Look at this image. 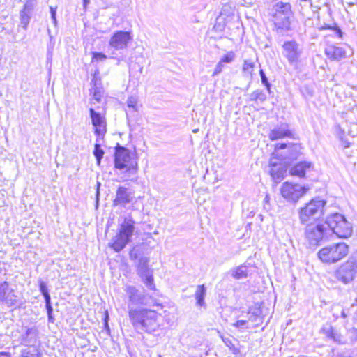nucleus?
<instances>
[{
    "mask_svg": "<svg viewBox=\"0 0 357 357\" xmlns=\"http://www.w3.org/2000/svg\"><path fill=\"white\" fill-rule=\"evenodd\" d=\"M128 315L132 325L137 331L153 333L160 327V314L154 310L129 307Z\"/></svg>",
    "mask_w": 357,
    "mask_h": 357,
    "instance_id": "obj_1",
    "label": "nucleus"
},
{
    "mask_svg": "<svg viewBox=\"0 0 357 357\" xmlns=\"http://www.w3.org/2000/svg\"><path fill=\"white\" fill-rule=\"evenodd\" d=\"M135 222L131 215L124 217L123 221L119 223L117 234L113 237L109 246L117 252L122 250L131 241L135 230Z\"/></svg>",
    "mask_w": 357,
    "mask_h": 357,
    "instance_id": "obj_2",
    "label": "nucleus"
},
{
    "mask_svg": "<svg viewBox=\"0 0 357 357\" xmlns=\"http://www.w3.org/2000/svg\"><path fill=\"white\" fill-rule=\"evenodd\" d=\"M114 167L118 169H126L128 177L136 175L138 171V163L135 154L129 149L117 145L114 153Z\"/></svg>",
    "mask_w": 357,
    "mask_h": 357,
    "instance_id": "obj_3",
    "label": "nucleus"
},
{
    "mask_svg": "<svg viewBox=\"0 0 357 357\" xmlns=\"http://www.w3.org/2000/svg\"><path fill=\"white\" fill-rule=\"evenodd\" d=\"M325 225L328 227L329 235L332 231L339 238H347L351 236L353 231L351 224L347 220L343 215L337 213L328 215L325 221Z\"/></svg>",
    "mask_w": 357,
    "mask_h": 357,
    "instance_id": "obj_4",
    "label": "nucleus"
},
{
    "mask_svg": "<svg viewBox=\"0 0 357 357\" xmlns=\"http://www.w3.org/2000/svg\"><path fill=\"white\" fill-rule=\"evenodd\" d=\"M348 254V246L339 243L326 246L318 252L319 259L326 264H334L341 260Z\"/></svg>",
    "mask_w": 357,
    "mask_h": 357,
    "instance_id": "obj_5",
    "label": "nucleus"
},
{
    "mask_svg": "<svg viewBox=\"0 0 357 357\" xmlns=\"http://www.w3.org/2000/svg\"><path fill=\"white\" fill-rule=\"evenodd\" d=\"M305 236L311 246H317L328 239L329 230L322 224H309L305 230Z\"/></svg>",
    "mask_w": 357,
    "mask_h": 357,
    "instance_id": "obj_6",
    "label": "nucleus"
},
{
    "mask_svg": "<svg viewBox=\"0 0 357 357\" xmlns=\"http://www.w3.org/2000/svg\"><path fill=\"white\" fill-rule=\"evenodd\" d=\"M126 293L128 296V307H131L130 305H144L149 307H158L162 308V305L156 299L151 296L144 294L139 290L137 289L135 287L128 286L126 288Z\"/></svg>",
    "mask_w": 357,
    "mask_h": 357,
    "instance_id": "obj_7",
    "label": "nucleus"
},
{
    "mask_svg": "<svg viewBox=\"0 0 357 357\" xmlns=\"http://www.w3.org/2000/svg\"><path fill=\"white\" fill-rule=\"evenodd\" d=\"M325 202L320 199H312L300 209L299 218L301 223L307 224L310 221L319 218L324 207Z\"/></svg>",
    "mask_w": 357,
    "mask_h": 357,
    "instance_id": "obj_8",
    "label": "nucleus"
},
{
    "mask_svg": "<svg viewBox=\"0 0 357 357\" xmlns=\"http://www.w3.org/2000/svg\"><path fill=\"white\" fill-rule=\"evenodd\" d=\"M307 190V188L299 184L284 182L280 188V193L287 202L296 203L306 193Z\"/></svg>",
    "mask_w": 357,
    "mask_h": 357,
    "instance_id": "obj_9",
    "label": "nucleus"
},
{
    "mask_svg": "<svg viewBox=\"0 0 357 357\" xmlns=\"http://www.w3.org/2000/svg\"><path fill=\"white\" fill-rule=\"evenodd\" d=\"M149 259L146 257L139 258L137 264V273L146 286L151 290H155V285L152 273L149 268Z\"/></svg>",
    "mask_w": 357,
    "mask_h": 357,
    "instance_id": "obj_10",
    "label": "nucleus"
},
{
    "mask_svg": "<svg viewBox=\"0 0 357 357\" xmlns=\"http://www.w3.org/2000/svg\"><path fill=\"white\" fill-rule=\"evenodd\" d=\"M132 39V37L130 32L116 31L111 37L109 45L115 50H124L128 47V44Z\"/></svg>",
    "mask_w": 357,
    "mask_h": 357,
    "instance_id": "obj_11",
    "label": "nucleus"
},
{
    "mask_svg": "<svg viewBox=\"0 0 357 357\" xmlns=\"http://www.w3.org/2000/svg\"><path fill=\"white\" fill-rule=\"evenodd\" d=\"M301 54L299 45L295 40L287 41L282 45V54L290 63H297Z\"/></svg>",
    "mask_w": 357,
    "mask_h": 357,
    "instance_id": "obj_12",
    "label": "nucleus"
},
{
    "mask_svg": "<svg viewBox=\"0 0 357 357\" xmlns=\"http://www.w3.org/2000/svg\"><path fill=\"white\" fill-rule=\"evenodd\" d=\"M91 123L95 128V133L98 137L103 136L106 132V120L104 116L95 111L93 107L89 108Z\"/></svg>",
    "mask_w": 357,
    "mask_h": 357,
    "instance_id": "obj_13",
    "label": "nucleus"
},
{
    "mask_svg": "<svg viewBox=\"0 0 357 357\" xmlns=\"http://www.w3.org/2000/svg\"><path fill=\"white\" fill-rule=\"evenodd\" d=\"M16 301L17 296L9 284L6 281L0 282V302L7 307H12L16 304Z\"/></svg>",
    "mask_w": 357,
    "mask_h": 357,
    "instance_id": "obj_14",
    "label": "nucleus"
},
{
    "mask_svg": "<svg viewBox=\"0 0 357 357\" xmlns=\"http://www.w3.org/2000/svg\"><path fill=\"white\" fill-rule=\"evenodd\" d=\"M133 195L134 193L131 190L123 186H119L116 190L114 204L115 206H126L132 201Z\"/></svg>",
    "mask_w": 357,
    "mask_h": 357,
    "instance_id": "obj_15",
    "label": "nucleus"
},
{
    "mask_svg": "<svg viewBox=\"0 0 357 357\" xmlns=\"http://www.w3.org/2000/svg\"><path fill=\"white\" fill-rule=\"evenodd\" d=\"M36 3V0H26L20 12V24L24 29H26L30 22Z\"/></svg>",
    "mask_w": 357,
    "mask_h": 357,
    "instance_id": "obj_16",
    "label": "nucleus"
},
{
    "mask_svg": "<svg viewBox=\"0 0 357 357\" xmlns=\"http://www.w3.org/2000/svg\"><path fill=\"white\" fill-rule=\"evenodd\" d=\"M335 275L338 280L344 284L350 282L354 278V271L352 266L349 263L344 264L336 271Z\"/></svg>",
    "mask_w": 357,
    "mask_h": 357,
    "instance_id": "obj_17",
    "label": "nucleus"
},
{
    "mask_svg": "<svg viewBox=\"0 0 357 357\" xmlns=\"http://www.w3.org/2000/svg\"><path fill=\"white\" fill-rule=\"evenodd\" d=\"M290 16L291 15L282 16L280 14L273 16L274 24L278 32L282 33L291 29Z\"/></svg>",
    "mask_w": 357,
    "mask_h": 357,
    "instance_id": "obj_18",
    "label": "nucleus"
},
{
    "mask_svg": "<svg viewBox=\"0 0 357 357\" xmlns=\"http://www.w3.org/2000/svg\"><path fill=\"white\" fill-rule=\"evenodd\" d=\"M93 86L90 90L92 94V98L90 101L91 105H95L96 102H100L102 98V89L100 86V79H98L96 75L92 79Z\"/></svg>",
    "mask_w": 357,
    "mask_h": 357,
    "instance_id": "obj_19",
    "label": "nucleus"
},
{
    "mask_svg": "<svg viewBox=\"0 0 357 357\" xmlns=\"http://www.w3.org/2000/svg\"><path fill=\"white\" fill-rule=\"evenodd\" d=\"M271 166L269 170L270 175L275 183H280L284 178V175L286 172V168L282 165H277L273 163L272 161L270 162Z\"/></svg>",
    "mask_w": 357,
    "mask_h": 357,
    "instance_id": "obj_20",
    "label": "nucleus"
},
{
    "mask_svg": "<svg viewBox=\"0 0 357 357\" xmlns=\"http://www.w3.org/2000/svg\"><path fill=\"white\" fill-rule=\"evenodd\" d=\"M325 54L331 60H340L346 56V51L342 47L329 45L325 49Z\"/></svg>",
    "mask_w": 357,
    "mask_h": 357,
    "instance_id": "obj_21",
    "label": "nucleus"
},
{
    "mask_svg": "<svg viewBox=\"0 0 357 357\" xmlns=\"http://www.w3.org/2000/svg\"><path fill=\"white\" fill-rule=\"evenodd\" d=\"M291 132L287 129V125H282L280 127L275 128L269 133L271 140H277L284 137H291Z\"/></svg>",
    "mask_w": 357,
    "mask_h": 357,
    "instance_id": "obj_22",
    "label": "nucleus"
},
{
    "mask_svg": "<svg viewBox=\"0 0 357 357\" xmlns=\"http://www.w3.org/2000/svg\"><path fill=\"white\" fill-rule=\"evenodd\" d=\"M312 166L311 162H301L295 165L290 170V173L293 176L298 177H303L305 174L307 169H309Z\"/></svg>",
    "mask_w": 357,
    "mask_h": 357,
    "instance_id": "obj_23",
    "label": "nucleus"
},
{
    "mask_svg": "<svg viewBox=\"0 0 357 357\" xmlns=\"http://www.w3.org/2000/svg\"><path fill=\"white\" fill-rule=\"evenodd\" d=\"M206 295V288L204 284H200L197 287L194 294L196 300V305L199 307H206V305L204 301Z\"/></svg>",
    "mask_w": 357,
    "mask_h": 357,
    "instance_id": "obj_24",
    "label": "nucleus"
},
{
    "mask_svg": "<svg viewBox=\"0 0 357 357\" xmlns=\"http://www.w3.org/2000/svg\"><path fill=\"white\" fill-rule=\"evenodd\" d=\"M249 274L248 266L243 264L231 270V275L237 280L245 278Z\"/></svg>",
    "mask_w": 357,
    "mask_h": 357,
    "instance_id": "obj_25",
    "label": "nucleus"
},
{
    "mask_svg": "<svg viewBox=\"0 0 357 357\" xmlns=\"http://www.w3.org/2000/svg\"><path fill=\"white\" fill-rule=\"evenodd\" d=\"M275 13L274 15L280 14L282 15H291V5L288 3L278 2L275 6Z\"/></svg>",
    "mask_w": 357,
    "mask_h": 357,
    "instance_id": "obj_26",
    "label": "nucleus"
},
{
    "mask_svg": "<svg viewBox=\"0 0 357 357\" xmlns=\"http://www.w3.org/2000/svg\"><path fill=\"white\" fill-rule=\"evenodd\" d=\"M248 320L252 322H257L261 320V311L258 308L250 310L248 313Z\"/></svg>",
    "mask_w": 357,
    "mask_h": 357,
    "instance_id": "obj_27",
    "label": "nucleus"
},
{
    "mask_svg": "<svg viewBox=\"0 0 357 357\" xmlns=\"http://www.w3.org/2000/svg\"><path fill=\"white\" fill-rule=\"evenodd\" d=\"M138 100L135 96H130L127 100L128 107L135 112L138 111Z\"/></svg>",
    "mask_w": 357,
    "mask_h": 357,
    "instance_id": "obj_28",
    "label": "nucleus"
},
{
    "mask_svg": "<svg viewBox=\"0 0 357 357\" xmlns=\"http://www.w3.org/2000/svg\"><path fill=\"white\" fill-rule=\"evenodd\" d=\"M235 58H236V54L233 51H229V52H227L226 54H225L221 57L220 61H221V63H222L225 65V64H229V63H231V62H233V61L235 59Z\"/></svg>",
    "mask_w": 357,
    "mask_h": 357,
    "instance_id": "obj_29",
    "label": "nucleus"
},
{
    "mask_svg": "<svg viewBox=\"0 0 357 357\" xmlns=\"http://www.w3.org/2000/svg\"><path fill=\"white\" fill-rule=\"evenodd\" d=\"M266 99V96L261 90H256L250 94L251 100H259L261 102H264Z\"/></svg>",
    "mask_w": 357,
    "mask_h": 357,
    "instance_id": "obj_30",
    "label": "nucleus"
},
{
    "mask_svg": "<svg viewBox=\"0 0 357 357\" xmlns=\"http://www.w3.org/2000/svg\"><path fill=\"white\" fill-rule=\"evenodd\" d=\"M93 154L96 158L97 164L99 165L100 164V160L104 155V151L101 149L100 145L98 144H95V148L93 151Z\"/></svg>",
    "mask_w": 357,
    "mask_h": 357,
    "instance_id": "obj_31",
    "label": "nucleus"
},
{
    "mask_svg": "<svg viewBox=\"0 0 357 357\" xmlns=\"http://www.w3.org/2000/svg\"><path fill=\"white\" fill-rule=\"evenodd\" d=\"M36 336V330L33 328H27L24 334L22 335V340L25 342V344H28L31 343L30 340L27 339L31 337H35Z\"/></svg>",
    "mask_w": 357,
    "mask_h": 357,
    "instance_id": "obj_32",
    "label": "nucleus"
},
{
    "mask_svg": "<svg viewBox=\"0 0 357 357\" xmlns=\"http://www.w3.org/2000/svg\"><path fill=\"white\" fill-rule=\"evenodd\" d=\"M254 63L249 60H245L243 66V70L249 75H252Z\"/></svg>",
    "mask_w": 357,
    "mask_h": 357,
    "instance_id": "obj_33",
    "label": "nucleus"
},
{
    "mask_svg": "<svg viewBox=\"0 0 357 357\" xmlns=\"http://www.w3.org/2000/svg\"><path fill=\"white\" fill-rule=\"evenodd\" d=\"M321 331L330 339H331L332 336L333 335V333H335L334 328L331 325H325L321 328Z\"/></svg>",
    "mask_w": 357,
    "mask_h": 357,
    "instance_id": "obj_34",
    "label": "nucleus"
},
{
    "mask_svg": "<svg viewBox=\"0 0 357 357\" xmlns=\"http://www.w3.org/2000/svg\"><path fill=\"white\" fill-rule=\"evenodd\" d=\"M45 306H46V309H47V315H48V320L49 321H51V322H53V318H52V312H53V308L51 305V298L50 299H46L45 300Z\"/></svg>",
    "mask_w": 357,
    "mask_h": 357,
    "instance_id": "obj_35",
    "label": "nucleus"
},
{
    "mask_svg": "<svg viewBox=\"0 0 357 357\" xmlns=\"http://www.w3.org/2000/svg\"><path fill=\"white\" fill-rule=\"evenodd\" d=\"M324 29L333 30L335 31V33L338 36L339 38H341L342 37L343 33L342 32L341 29L336 25H335L334 26L327 25V26H321L320 28V30H324Z\"/></svg>",
    "mask_w": 357,
    "mask_h": 357,
    "instance_id": "obj_36",
    "label": "nucleus"
},
{
    "mask_svg": "<svg viewBox=\"0 0 357 357\" xmlns=\"http://www.w3.org/2000/svg\"><path fill=\"white\" fill-rule=\"evenodd\" d=\"M40 291L43 295L45 300L50 299V296L48 293L47 287L46 284L43 281H40Z\"/></svg>",
    "mask_w": 357,
    "mask_h": 357,
    "instance_id": "obj_37",
    "label": "nucleus"
},
{
    "mask_svg": "<svg viewBox=\"0 0 357 357\" xmlns=\"http://www.w3.org/2000/svg\"><path fill=\"white\" fill-rule=\"evenodd\" d=\"M224 67H225V64L221 63L220 61H219V62L216 64V66L215 67V69H214L212 76L215 77V76L219 75L222 71Z\"/></svg>",
    "mask_w": 357,
    "mask_h": 357,
    "instance_id": "obj_38",
    "label": "nucleus"
},
{
    "mask_svg": "<svg viewBox=\"0 0 357 357\" xmlns=\"http://www.w3.org/2000/svg\"><path fill=\"white\" fill-rule=\"evenodd\" d=\"M20 357H40L39 354L33 353L29 349H24L21 351Z\"/></svg>",
    "mask_w": 357,
    "mask_h": 357,
    "instance_id": "obj_39",
    "label": "nucleus"
},
{
    "mask_svg": "<svg viewBox=\"0 0 357 357\" xmlns=\"http://www.w3.org/2000/svg\"><path fill=\"white\" fill-rule=\"evenodd\" d=\"M107 59V56L100 52H93V58L92 60H96V61H105Z\"/></svg>",
    "mask_w": 357,
    "mask_h": 357,
    "instance_id": "obj_40",
    "label": "nucleus"
},
{
    "mask_svg": "<svg viewBox=\"0 0 357 357\" xmlns=\"http://www.w3.org/2000/svg\"><path fill=\"white\" fill-rule=\"evenodd\" d=\"M259 73H260V76H261V78L262 83L267 87V89L269 91V89H270V84L268 83L267 77H266L265 73H264V71L262 70H260Z\"/></svg>",
    "mask_w": 357,
    "mask_h": 357,
    "instance_id": "obj_41",
    "label": "nucleus"
},
{
    "mask_svg": "<svg viewBox=\"0 0 357 357\" xmlns=\"http://www.w3.org/2000/svg\"><path fill=\"white\" fill-rule=\"evenodd\" d=\"M247 324V321L245 320H238L235 324H234V326L236 328H247L245 326Z\"/></svg>",
    "mask_w": 357,
    "mask_h": 357,
    "instance_id": "obj_42",
    "label": "nucleus"
},
{
    "mask_svg": "<svg viewBox=\"0 0 357 357\" xmlns=\"http://www.w3.org/2000/svg\"><path fill=\"white\" fill-rule=\"evenodd\" d=\"M332 340H333L335 342H342V335L338 333L337 332H336L335 331V333H333V335L331 337Z\"/></svg>",
    "mask_w": 357,
    "mask_h": 357,
    "instance_id": "obj_43",
    "label": "nucleus"
},
{
    "mask_svg": "<svg viewBox=\"0 0 357 357\" xmlns=\"http://www.w3.org/2000/svg\"><path fill=\"white\" fill-rule=\"evenodd\" d=\"M56 8L50 7V13H51V18L53 21V23L56 25Z\"/></svg>",
    "mask_w": 357,
    "mask_h": 357,
    "instance_id": "obj_44",
    "label": "nucleus"
},
{
    "mask_svg": "<svg viewBox=\"0 0 357 357\" xmlns=\"http://www.w3.org/2000/svg\"><path fill=\"white\" fill-rule=\"evenodd\" d=\"M130 258L132 259V260H135L137 259V253L135 250V248H133L132 250H130Z\"/></svg>",
    "mask_w": 357,
    "mask_h": 357,
    "instance_id": "obj_45",
    "label": "nucleus"
},
{
    "mask_svg": "<svg viewBox=\"0 0 357 357\" xmlns=\"http://www.w3.org/2000/svg\"><path fill=\"white\" fill-rule=\"evenodd\" d=\"M223 342L225 343V344L228 347H229L230 349H234V345L232 344L231 341L229 339H228V338L223 339Z\"/></svg>",
    "mask_w": 357,
    "mask_h": 357,
    "instance_id": "obj_46",
    "label": "nucleus"
},
{
    "mask_svg": "<svg viewBox=\"0 0 357 357\" xmlns=\"http://www.w3.org/2000/svg\"><path fill=\"white\" fill-rule=\"evenodd\" d=\"M286 147H287V144L285 143L278 144L275 146V149L276 150H280V149H284Z\"/></svg>",
    "mask_w": 357,
    "mask_h": 357,
    "instance_id": "obj_47",
    "label": "nucleus"
},
{
    "mask_svg": "<svg viewBox=\"0 0 357 357\" xmlns=\"http://www.w3.org/2000/svg\"><path fill=\"white\" fill-rule=\"evenodd\" d=\"M108 319H109V315L107 312L105 314V326L107 329H109V325H108V321H107Z\"/></svg>",
    "mask_w": 357,
    "mask_h": 357,
    "instance_id": "obj_48",
    "label": "nucleus"
},
{
    "mask_svg": "<svg viewBox=\"0 0 357 357\" xmlns=\"http://www.w3.org/2000/svg\"><path fill=\"white\" fill-rule=\"evenodd\" d=\"M0 357H11V355L8 352H0Z\"/></svg>",
    "mask_w": 357,
    "mask_h": 357,
    "instance_id": "obj_49",
    "label": "nucleus"
},
{
    "mask_svg": "<svg viewBox=\"0 0 357 357\" xmlns=\"http://www.w3.org/2000/svg\"><path fill=\"white\" fill-rule=\"evenodd\" d=\"M100 185V183L98 182V183H97V190H96L97 203L98 202V197H99V195H100V192H99Z\"/></svg>",
    "mask_w": 357,
    "mask_h": 357,
    "instance_id": "obj_50",
    "label": "nucleus"
},
{
    "mask_svg": "<svg viewBox=\"0 0 357 357\" xmlns=\"http://www.w3.org/2000/svg\"><path fill=\"white\" fill-rule=\"evenodd\" d=\"M269 201H270V197L268 195H266L264 199V202L265 204H268Z\"/></svg>",
    "mask_w": 357,
    "mask_h": 357,
    "instance_id": "obj_51",
    "label": "nucleus"
},
{
    "mask_svg": "<svg viewBox=\"0 0 357 357\" xmlns=\"http://www.w3.org/2000/svg\"><path fill=\"white\" fill-rule=\"evenodd\" d=\"M301 2H306L309 3L310 5H312V0H300Z\"/></svg>",
    "mask_w": 357,
    "mask_h": 357,
    "instance_id": "obj_52",
    "label": "nucleus"
},
{
    "mask_svg": "<svg viewBox=\"0 0 357 357\" xmlns=\"http://www.w3.org/2000/svg\"><path fill=\"white\" fill-rule=\"evenodd\" d=\"M341 316L343 317V318H345L347 317V314L345 313V312L344 310L342 311L341 312Z\"/></svg>",
    "mask_w": 357,
    "mask_h": 357,
    "instance_id": "obj_53",
    "label": "nucleus"
},
{
    "mask_svg": "<svg viewBox=\"0 0 357 357\" xmlns=\"http://www.w3.org/2000/svg\"><path fill=\"white\" fill-rule=\"evenodd\" d=\"M89 2V0H84V4L86 5Z\"/></svg>",
    "mask_w": 357,
    "mask_h": 357,
    "instance_id": "obj_54",
    "label": "nucleus"
},
{
    "mask_svg": "<svg viewBox=\"0 0 357 357\" xmlns=\"http://www.w3.org/2000/svg\"><path fill=\"white\" fill-rule=\"evenodd\" d=\"M355 305H357V298L356 299V303ZM353 305H354V304H353Z\"/></svg>",
    "mask_w": 357,
    "mask_h": 357,
    "instance_id": "obj_55",
    "label": "nucleus"
}]
</instances>
